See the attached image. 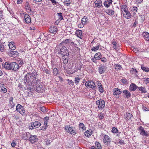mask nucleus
Instances as JSON below:
<instances>
[{"label": "nucleus", "mask_w": 149, "mask_h": 149, "mask_svg": "<svg viewBox=\"0 0 149 149\" xmlns=\"http://www.w3.org/2000/svg\"><path fill=\"white\" fill-rule=\"evenodd\" d=\"M31 136V134L30 133L28 132H26L25 133L22 134V139L24 140H29Z\"/></svg>", "instance_id": "nucleus-16"}, {"label": "nucleus", "mask_w": 149, "mask_h": 149, "mask_svg": "<svg viewBox=\"0 0 149 149\" xmlns=\"http://www.w3.org/2000/svg\"><path fill=\"white\" fill-rule=\"evenodd\" d=\"M66 80L68 81V84L70 85H72L73 86L74 85V82L72 80H70L69 79H68Z\"/></svg>", "instance_id": "nucleus-51"}, {"label": "nucleus", "mask_w": 149, "mask_h": 149, "mask_svg": "<svg viewBox=\"0 0 149 149\" xmlns=\"http://www.w3.org/2000/svg\"><path fill=\"white\" fill-rule=\"evenodd\" d=\"M95 6L98 8H100L102 6V2L101 0H96L95 2Z\"/></svg>", "instance_id": "nucleus-30"}, {"label": "nucleus", "mask_w": 149, "mask_h": 149, "mask_svg": "<svg viewBox=\"0 0 149 149\" xmlns=\"http://www.w3.org/2000/svg\"><path fill=\"white\" fill-rule=\"evenodd\" d=\"M13 97H11L9 98V104L11 108L14 107L15 105V102H13Z\"/></svg>", "instance_id": "nucleus-32"}, {"label": "nucleus", "mask_w": 149, "mask_h": 149, "mask_svg": "<svg viewBox=\"0 0 149 149\" xmlns=\"http://www.w3.org/2000/svg\"><path fill=\"white\" fill-rule=\"evenodd\" d=\"M41 125L40 123L38 121H35L31 123L29 126L28 128L30 130H33L35 128L39 127Z\"/></svg>", "instance_id": "nucleus-5"}, {"label": "nucleus", "mask_w": 149, "mask_h": 149, "mask_svg": "<svg viewBox=\"0 0 149 149\" xmlns=\"http://www.w3.org/2000/svg\"><path fill=\"white\" fill-rule=\"evenodd\" d=\"M1 90L4 93H6L7 92V89L3 87L1 88Z\"/></svg>", "instance_id": "nucleus-62"}, {"label": "nucleus", "mask_w": 149, "mask_h": 149, "mask_svg": "<svg viewBox=\"0 0 149 149\" xmlns=\"http://www.w3.org/2000/svg\"><path fill=\"white\" fill-rule=\"evenodd\" d=\"M45 141L47 145H49L50 144L52 141L49 139L47 138L45 139Z\"/></svg>", "instance_id": "nucleus-52"}, {"label": "nucleus", "mask_w": 149, "mask_h": 149, "mask_svg": "<svg viewBox=\"0 0 149 149\" xmlns=\"http://www.w3.org/2000/svg\"><path fill=\"white\" fill-rule=\"evenodd\" d=\"M139 131V133L140 135L143 136L147 137L149 136V134L148 132L145 130L144 128L142 126H140L137 129Z\"/></svg>", "instance_id": "nucleus-8"}, {"label": "nucleus", "mask_w": 149, "mask_h": 149, "mask_svg": "<svg viewBox=\"0 0 149 149\" xmlns=\"http://www.w3.org/2000/svg\"><path fill=\"white\" fill-rule=\"evenodd\" d=\"M40 110L43 112H45L46 111V108L44 107H42L40 108Z\"/></svg>", "instance_id": "nucleus-60"}, {"label": "nucleus", "mask_w": 149, "mask_h": 149, "mask_svg": "<svg viewBox=\"0 0 149 149\" xmlns=\"http://www.w3.org/2000/svg\"><path fill=\"white\" fill-rule=\"evenodd\" d=\"M125 13L123 14V16L127 19H130L131 17V15L130 13L128 10L125 11Z\"/></svg>", "instance_id": "nucleus-27"}, {"label": "nucleus", "mask_w": 149, "mask_h": 149, "mask_svg": "<svg viewBox=\"0 0 149 149\" xmlns=\"http://www.w3.org/2000/svg\"><path fill=\"white\" fill-rule=\"evenodd\" d=\"M75 83L76 85H77L80 81L81 78L79 77V75H77L75 77Z\"/></svg>", "instance_id": "nucleus-39"}, {"label": "nucleus", "mask_w": 149, "mask_h": 149, "mask_svg": "<svg viewBox=\"0 0 149 149\" xmlns=\"http://www.w3.org/2000/svg\"><path fill=\"white\" fill-rule=\"evenodd\" d=\"M79 130H82L84 131L86 129V127H85L84 124L82 123H79Z\"/></svg>", "instance_id": "nucleus-36"}, {"label": "nucleus", "mask_w": 149, "mask_h": 149, "mask_svg": "<svg viewBox=\"0 0 149 149\" xmlns=\"http://www.w3.org/2000/svg\"><path fill=\"white\" fill-rule=\"evenodd\" d=\"M57 15L58 16V19L61 21L63 19V16L62 15V13H57Z\"/></svg>", "instance_id": "nucleus-50"}, {"label": "nucleus", "mask_w": 149, "mask_h": 149, "mask_svg": "<svg viewBox=\"0 0 149 149\" xmlns=\"http://www.w3.org/2000/svg\"><path fill=\"white\" fill-rule=\"evenodd\" d=\"M24 19V21L26 24L31 23V17L28 14H27L25 15Z\"/></svg>", "instance_id": "nucleus-21"}, {"label": "nucleus", "mask_w": 149, "mask_h": 149, "mask_svg": "<svg viewBox=\"0 0 149 149\" xmlns=\"http://www.w3.org/2000/svg\"><path fill=\"white\" fill-rule=\"evenodd\" d=\"M117 44V41L115 40L114 39H113L111 42V44L113 45L112 47L115 50H116L118 48Z\"/></svg>", "instance_id": "nucleus-28"}, {"label": "nucleus", "mask_w": 149, "mask_h": 149, "mask_svg": "<svg viewBox=\"0 0 149 149\" xmlns=\"http://www.w3.org/2000/svg\"><path fill=\"white\" fill-rule=\"evenodd\" d=\"M127 115L126 117V118L127 120H130L131 119L132 117L133 116V115L130 113H126Z\"/></svg>", "instance_id": "nucleus-44"}, {"label": "nucleus", "mask_w": 149, "mask_h": 149, "mask_svg": "<svg viewBox=\"0 0 149 149\" xmlns=\"http://www.w3.org/2000/svg\"><path fill=\"white\" fill-rule=\"evenodd\" d=\"M142 35L144 39L146 41H149V33L145 31L143 33Z\"/></svg>", "instance_id": "nucleus-22"}, {"label": "nucleus", "mask_w": 149, "mask_h": 149, "mask_svg": "<svg viewBox=\"0 0 149 149\" xmlns=\"http://www.w3.org/2000/svg\"><path fill=\"white\" fill-rule=\"evenodd\" d=\"M95 144L97 149H102V147L100 143L99 142L96 141L95 142Z\"/></svg>", "instance_id": "nucleus-42"}, {"label": "nucleus", "mask_w": 149, "mask_h": 149, "mask_svg": "<svg viewBox=\"0 0 149 149\" xmlns=\"http://www.w3.org/2000/svg\"><path fill=\"white\" fill-rule=\"evenodd\" d=\"M85 85L86 86L89 87V88H91L93 89H95V83L91 81H87L85 83Z\"/></svg>", "instance_id": "nucleus-11"}, {"label": "nucleus", "mask_w": 149, "mask_h": 149, "mask_svg": "<svg viewBox=\"0 0 149 149\" xmlns=\"http://www.w3.org/2000/svg\"><path fill=\"white\" fill-rule=\"evenodd\" d=\"M58 28L57 26L54 25H52L49 29V31L51 33L55 34L57 32Z\"/></svg>", "instance_id": "nucleus-13"}, {"label": "nucleus", "mask_w": 149, "mask_h": 149, "mask_svg": "<svg viewBox=\"0 0 149 149\" xmlns=\"http://www.w3.org/2000/svg\"><path fill=\"white\" fill-rule=\"evenodd\" d=\"M138 71L135 68H132L130 70V74H136L137 73Z\"/></svg>", "instance_id": "nucleus-46"}, {"label": "nucleus", "mask_w": 149, "mask_h": 149, "mask_svg": "<svg viewBox=\"0 0 149 149\" xmlns=\"http://www.w3.org/2000/svg\"><path fill=\"white\" fill-rule=\"evenodd\" d=\"M58 54H61L62 57L64 56L67 57V56H68L69 55L68 50L65 47L63 46L60 49Z\"/></svg>", "instance_id": "nucleus-4"}, {"label": "nucleus", "mask_w": 149, "mask_h": 149, "mask_svg": "<svg viewBox=\"0 0 149 149\" xmlns=\"http://www.w3.org/2000/svg\"><path fill=\"white\" fill-rule=\"evenodd\" d=\"M141 69L143 70V71H145L146 72H149V68L147 66L142 65L141 66Z\"/></svg>", "instance_id": "nucleus-40"}, {"label": "nucleus", "mask_w": 149, "mask_h": 149, "mask_svg": "<svg viewBox=\"0 0 149 149\" xmlns=\"http://www.w3.org/2000/svg\"><path fill=\"white\" fill-rule=\"evenodd\" d=\"M38 76L37 72L34 70L32 72L27 74L25 76L24 79L29 86L36 87V91L38 93H41L43 92V87L39 86L40 81V80L38 79Z\"/></svg>", "instance_id": "nucleus-1"}, {"label": "nucleus", "mask_w": 149, "mask_h": 149, "mask_svg": "<svg viewBox=\"0 0 149 149\" xmlns=\"http://www.w3.org/2000/svg\"><path fill=\"white\" fill-rule=\"evenodd\" d=\"M8 46L10 49L12 50H14L16 49V47L15 45V43L13 41L10 42L9 43Z\"/></svg>", "instance_id": "nucleus-24"}, {"label": "nucleus", "mask_w": 149, "mask_h": 149, "mask_svg": "<svg viewBox=\"0 0 149 149\" xmlns=\"http://www.w3.org/2000/svg\"><path fill=\"white\" fill-rule=\"evenodd\" d=\"M121 10L122 11H124V12L128 10L127 6L126 5H123L120 6Z\"/></svg>", "instance_id": "nucleus-35"}, {"label": "nucleus", "mask_w": 149, "mask_h": 149, "mask_svg": "<svg viewBox=\"0 0 149 149\" xmlns=\"http://www.w3.org/2000/svg\"><path fill=\"white\" fill-rule=\"evenodd\" d=\"M62 57L63 63L64 64H66L68 62V56H67V57L64 56Z\"/></svg>", "instance_id": "nucleus-43"}, {"label": "nucleus", "mask_w": 149, "mask_h": 149, "mask_svg": "<svg viewBox=\"0 0 149 149\" xmlns=\"http://www.w3.org/2000/svg\"><path fill=\"white\" fill-rule=\"evenodd\" d=\"M96 104L99 109H102L105 107V102L102 99L97 101Z\"/></svg>", "instance_id": "nucleus-9"}, {"label": "nucleus", "mask_w": 149, "mask_h": 149, "mask_svg": "<svg viewBox=\"0 0 149 149\" xmlns=\"http://www.w3.org/2000/svg\"><path fill=\"white\" fill-rule=\"evenodd\" d=\"M103 142L104 144L107 146H109L111 142V138L106 134H103Z\"/></svg>", "instance_id": "nucleus-6"}, {"label": "nucleus", "mask_w": 149, "mask_h": 149, "mask_svg": "<svg viewBox=\"0 0 149 149\" xmlns=\"http://www.w3.org/2000/svg\"><path fill=\"white\" fill-rule=\"evenodd\" d=\"M58 71L56 68H54L53 69V73L54 76H56L58 74Z\"/></svg>", "instance_id": "nucleus-45"}, {"label": "nucleus", "mask_w": 149, "mask_h": 149, "mask_svg": "<svg viewBox=\"0 0 149 149\" xmlns=\"http://www.w3.org/2000/svg\"><path fill=\"white\" fill-rule=\"evenodd\" d=\"M64 4H66L67 6H69L71 2L70 0H66L63 2Z\"/></svg>", "instance_id": "nucleus-53"}, {"label": "nucleus", "mask_w": 149, "mask_h": 149, "mask_svg": "<svg viewBox=\"0 0 149 149\" xmlns=\"http://www.w3.org/2000/svg\"><path fill=\"white\" fill-rule=\"evenodd\" d=\"M29 142L31 143H34L38 140L37 136L36 135H31L29 139Z\"/></svg>", "instance_id": "nucleus-14"}, {"label": "nucleus", "mask_w": 149, "mask_h": 149, "mask_svg": "<svg viewBox=\"0 0 149 149\" xmlns=\"http://www.w3.org/2000/svg\"><path fill=\"white\" fill-rule=\"evenodd\" d=\"M95 58L96 59L100 60L102 56L100 52H98L96 53L94 56Z\"/></svg>", "instance_id": "nucleus-37"}, {"label": "nucleus", "mask_w": 149, "mask_h": 149, "mask_svg": "<svg viewBox=\"0 0 149 149\" xmlns=\"http://www.w3.org/2000/svg\"><path fill=\"white\" fill-rule=\"evenodd\" d=\"M93 133V132L92 130L91 129H90L85 132L84 135L87 137L89 138Z\"/></svg>", "instance_id": "nucleus-19"}, {"label": "nucleus", "mask_w": 149, "mask_h": 149, "mask_svg": "<svg viewBox=\"0 0 149 149\" xmlns=\"http://www.w3.org/2000/svg\"><path fill=\"white\" fill-rule=\"evenodd\" d=\"M106 12L109 15H112L114 14V12L112 10L108 9L106 10Z\"/></svg>", "instance_id": "nucleus-38"}, {"label": "nucleus", "mask_w": 149, "mask_h": 149, "mask_svg": "<svg viewBox=\"0 0 149 149\" xmlns=\"http://www.w3.org/2000/svg\"><path fill=\"white\" fill-rule=\"evenodd\" d=\"M20 67L19 65L15 62H6L4 65V68L6 70H11L16 72Z\"/></svg>", "instance_id": "nucleus-2"}, {"label": "nucleus", "mask_w": 149, "mask_h": 149, "mask_svg": "<svg viewBox=\"0 0 149 149\" xmlns=\"http://www.w3.org/2000/svg\"><path fill=\"white\" fill-rule=\"evenodd\" d=\"M104 113H100L99 116V119L100 120L103 119L104 118Z\"/></svg>", "instance_id": "nucleus-55"}, {"label": "nucleus", "mask_w": 149, "mask_h": 149, "mask_svg": "<svg viewBox=\"0 0 149 149\" xmlns=\"http://www.w3.org/2000/svg\"><path fill=\"white\" fill-rule=\"evenodd\" d=\"M116 69H117L119 70H120L122 68L120 64H116Z\"/></svg>", "instance_id": "nucleus-54"}, {"label": "nucleus", "mask_w": 149, "mask_h": 149, "mask_svg": "<svg viewBox=\"0 0 149 149\" xmlns=\"http://www.w3.org/2000/svg\"><path fill=\"white\" fill-rule=\"evenodd\" d=\"M100 45L99 44H97L95 47H93L91 49L92 51L95 52L99 49Z\"/></svg>", "instance_id": "nucleus-41"}, {"label": "nucleus", "mask_w": 149, "mask_h": 149, "mask_svg": "<svg viewBox=\"0 0 149 149\" xmlns=\"http://www.w3.org/2000/svg\"><path fill=\"white\" fill-rule=\"evenodd\" d=\"M53 4V5H54L57 3V2L55 0H50Z\"/></svg>", "instance_id": "nucleus-64"}, {"label": "nucleus", "mask_w": 149, "mask_h": 149, "mask_svg": "<svg viewBox=\"0 0 149 149\" xmlns=\"http://www.w3.org/2000/svg\"><path fill=\"white\" fill-rule=\"evenodd\" d=\"M137 8L136 6H134L131 9V11L135 14L137 12Z\"/></svg>", "instance_id": "nucleus-49"}, {"label": "nucleus", "mask_w": 149, "mask_h": 149, "mask_svg": "<svg viewBox=\"0 0 149 149\" xmlns=\"http://www.w3.org/2000/svg\"><path fill=\"white\" fill-rule=\"evenodd\" d=\"M82 32L81 30H77L76 31L75 33L77 36L80 39L82 38Z\"/></svg>", "instance_id": "nucleus-33"}, {"label": "nucleus", "mask_w": 149, "mask_h": 149, "mask_svg": "<svg viewBox=\"0 0 149 149\" xmlns=\"http://www.w3.org/2000/svg\"><path fill=\"white\" fill-rule=\"evenodd\" d=\"M97 84L98 86V88H99V91L101 93H102L104 92V90L103 89V87L102 85L101 81H98L97 82Z\"/></svg>", "instance_id": "nucleus-29"}, {"label": "nucleus", "mask_w": 149, "mask_h": 149, "mask_svg": "<svg viewBox=\"0 0 149 149\" xmlns=\"http://www.w3.org/2000/svg\"><path fill=\"white\" fill-rule=\"evenodd\" d=\"M24 8L26 11L29 13L33 14V12L31 10V6L28 1H26L24 4Z\"/></svg>", "instance_id": "nucleus-10"}, {"label": "nucleus", "mask_w": 149, "mask_h": 149, "mask_svg": "<svg viewBox=\"0 0 149 149\" xmlns=\"http://www.w3.org/2000/svg\"><path fill=\"white\" fill-rule=\"evenodd\" d=\"M112 0H106L104 2V4L105 7L108 8L112 4Z\"/></svg>", "instance_id": "nucleus-25"}, {"label": "nucleus", "mask_w": 149, "mask_h": 149, "mask_svg": "<svg viewBox=\"0 0 149 149\" xmlns=\"http://www.w3.org/2000/svg\"><path fill=\"white\" fill-rule=\"evenodd\" d=\"M138 91H141L142 93H146L147 92L146 88L145 87L140 86L138 87Z\"/></svg>", "instance_id": "nucleus-26"}, {"label": "nucleus", "mask_w": 149, "mask_h": 149, "mask_svg": "<svg viewBox=\"0 0 149 149\" xmlns=\"http://www.w3.org/2000/svg\"><path fill=\"white\" fill-rule=\"evenodd\" d=\"M10 52H9L10 54L9 55L11 57L15 58L18 56L19 53L17 51H10Z\"/></svg>", "instance_id": "nucleus-23"}, {"label": "nucleus", "mask_w": 149, "mask_h": 149, "mask_svg": "<svg viewBox=\"0 0 149 149\" xmlns=\"http://www.w3.org/2000/svg\"><path fill=\"white\" fill-rule=\"evenodd\" d=\"M123 93L124 94V97L127 98L130 97L131 96L130 93L127 90H123Z\"/></svg>", "instance_id": "nucleus-18"}, {"label": "nucleus", "mask_w": 149, "mask_h": 149, "mask_svg": "<svg viewBox=\"0 0 149 149\" xmlns=\"http://www.w3.org/2000/svg\"><path fill=\"white\" fill-rule=\"evenodd\" d=\"M23 0H17V3L18 4H21L23 2Z\"/></svg>", "instance_id": "nucleus-63"}, {"label": "nucleus", "mask_w": 149, "mask_h": 149, "mask_svg": "<svg viewBox=\"0 0 149 149\" xmlns=\"http://www.w3.org/2000/svg\"><path fill=\"white\" fill-rule=\"evenodd\" d=\"M4 49V45L0 42V51L1 52H3Z\"/></svg>", "instance_id": "nucleus-48"}, {"label": "nucleus", "mask_w": 149, "mask_h": 149, "mask_svg": "<svg viewBox=\"0 0 149 149\" xmlns=\"http://www.w3.org/2000/svg\"><path fill=\"white\" fill-rule=\"evenodd\" d=\"M49 117L46 116L44 118L43 120L44 122V126H43L41 128L42 130H45L47 127V122L49 119Z\"/></svg>", "instance_id": "nucleus-15"}, {"label": "nucleus", "mask_w": 149, "mask_h": 149, "mask_svg": "<svg viewBox=\"0 0 149 149\" xmlns=\"http://www.w3.org/2000/svg\"><path fill=\"white\" fill-rule=\"evenodd\" d=\"M138 86L135 84L132 83L129 86V90L130 91H135L137 88H138Z\"/></svg>", "instance_id": "nucleus-20"}, {"label": "nucleus", "mask_w": 149, "mask_h": 149, "mask_svg": "<svg viewBox=\"0 0 149 149\" xmlns=\"http://www.w3.org/2000/svg\"><path fill=\"white\" fill-rule=\"evenodd\" d=\"M88 19L86 16H84L81 19V23L83 24H86L87 23L88 21Z\"/></svg>", "instance_id": "nucleus-34"}, {"label": "nucleus", "mask_w": 149, "mask_h": 149, "mask_svg": "<svg viewBox=\"0 0 149 149\" xmlns=\"http://www.w3.org/2000/svg\"><path fill=\"white\" fill-rule=\"evenodd\" d=\"M75 49V51H76V52H77V53H80V49L78 47H76Z\"/></svg>", "instance_id": "nucleus-61"}, {"label": "nucleus", "mask_w": 149, "mask_h": 149, "mask_svg": "<svg viewBox=\"0 0 149 149\" xmlns=\"http://www.w3.org/2000/svg\"><path fill=\"white\" fill-rule=\"evenodd\" d=\"M113 92V95L116 98H119L118 95L122 93L120 89L118 88H114Z\"/></svg>", "instance_id": "nucleus-12"}, {"label": "nucleus", "mask_w": 149, "mask_h": 149, "mask_svg": "<svg viewBox=\"0 0 149 149\" xmlns=\"http://www.w3.org/2000/svg\"><path fill=\"white\" fill-rule=\"evenodd\" d=\"M118 130L117 128L113 127L112 128V130H111V132L115 134L117 133L118 132Z\"/></svg>", "instance_id": "nucleus-47"}, {"label": "nucleus", "mask_w": 149, "mask_h": 149, "mask_svg": "<svg viewBox=\"0 0 149 149\" xmlns=\"http://www.w3.org/2000/svg\"><path fill=\"white\" fill-rule=\"evenodd\" d=\"M16 111L22 115H24L25 113V109L20 104H17L16 107Z\"/></svg>", "instance_id": "nucleus-7"}, {"label": "nucleus", "mask_w": 149, "mask_h": 149, "mask_svg": "<svg viewBox=\"0 0 149 149\" xmlns=\"http://www.w3.org/2000/svg\"><path fill=\"white\" fill-rule=\"evenodd\" d=\"M16 143L13 140L11 143V146L12 147H14L16 145Z\"/></svg>", "instance_id": "nucleus-56"}, {"label": "nucleus", "mask_w": 149, "mask_h": 149, "mask_svg": "<svg viewBox=\"0 0 149 149\" xmlns=\"http://www.w3.org/2000/svg\"><path fill=\"white\" fill-rule=\"evenodd\" d=\"M100 59L101 61L103 63L106 62L107 60L106 58L105 57H103L102 58L101 57Z\"/></svg>", "instance_id": "nucleus-59"}, {"label": "nucleus", "mask_w": 149, "mask_h": 149, "mask_svg": "<svg viewBox=\"0 0 149 149\" xmlns=\"http://www.w3.org/2000/svg\"><path fill=\"white\" fill-rule=\"evenodd\" d=\"M65 130L68 133L72 135H75L76 133L75 128L70 125H66Z\"/></svg>", "instance_id": "nucleus-3"}, {"label": "nucleus", "mask_w": 149, "mask_h": 149, "mask_svg": "<svg viewBox=\"0 0 149 149\" xmlns=\"http://www.w3.org/2000/svg\"><path fill=\"white\" fill-rule=\"evenodd\" d=\"M42 69L44 72H45L47 74H49V73L48 72L49 70L47 69L44 68Z\"/></svg>", "instance_id": "nucleus-57"}, {"label": "nucleus", "mask_w": 149, "mask_h": 149, "mask_svg": "<svg viewBox=\"0 0 149 149\" xmlns=\"http://www.w3.org/2000/svg\"><path fill=\"white\" fill-rule=\"evenodd\" d=\"M27 14H26L25 12L22 13H20V16L21 17H24V18L25 15Z\"/></svg>", "instance_id": "nucleus-58"}, {"label": "nucleus", "mask_w": 149, "mask_h": 149, "mask_svg": "<svg viewBox=\"0 0 149 149\" xmlns=\"http://www.w3.org/2000/svg\"><path fill=\"white\" fill-rule=\"evenodd\" d=\"M63 42L65 44H69L71 46H73L74 45V43L72 41L71 39H66Z\"/></svg>", "instance_id": "nucleus-17"}, {"label": "nucleus", "mask_w": 149, "mask_h": 149, "mask_svg": "<svg viewBox=\"0 0 149 149\" xmlns=\"http://www.w3.org/2000/svg\"><path fill=\"white\" fill-rule=\"evenodd\" d=\"M106 68L104 66H99L98 68V71L99 73L102 74L104 72Z\"/></svg>", "instance_id": "nucleus-31"}]
</instances>
